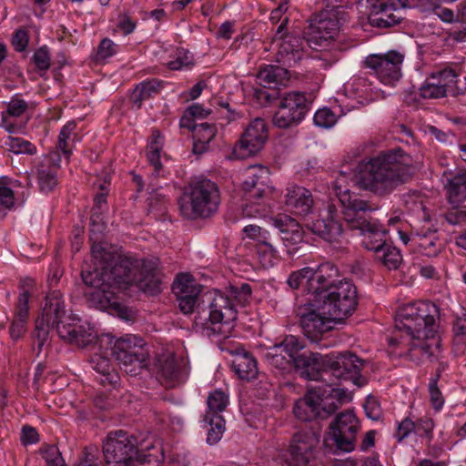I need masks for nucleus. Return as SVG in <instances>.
Instances as JSON below:
<instances>
[{
	"mask_svg": "<svg viewBox=\"0 0 466 466\" xmlns=\"http://www.w3.org/2000/svg\"><path fill=\"white\" fill-rule=\"evenodd\" d=\"M217 127L213 124L201 123L198 127H194L193 138H197L204 142V144H209L216 137Z\"/></svg>",
	"mask_w": 466,
	"mask_h": 466,
	"instance_id": "6e6d98bb",
	"label": "nucleus"
},
{
	"mask_svg": "<svg viewBox=\"0 0 466 466\" xmlns=\"http://www.w3.org/2000/svg\"><path fill=\"white\" fill-rule=\"evenodd\" d=\"M441 377V370H438L436 376L431 379L429 384L430 400L432 408L436 411H440L444 404V397L438 387V381Z\"/></svg>",
	"mask_w": 466,
	"mask_h": 466,
	"instance_id": "3c124183",
	"label": "nucleus"
},
{
	"mask_svg": "<svg viewBox=\"0 0 466 466\" xmlns=\"http://www.w3.org/2000/svg\"><path fill=\"white\" fill-rule=\"evenodd\" d=\"M312 232L326 241H335L342 233L343 227L339 219V213L334 205L324 208L316 220L309 225Z\"/></svg>",
	"mask_w": 466,
	"mask_h": 466,
	"instance_id": "5701e85b",
	"label": "nucleus"
},
{
	"mask_svg": "<svg viewBox=\"0 0 466 466\" xmlns=\"http://www.w3.org/2000/svg\"><path fill=\"white\" fill-rule=\"evenodd\" d=\"M111 354L123 365L124 370L131 375H137L147 367L148 351L141 338L130 336L115 341Z\"/></svg>",
	"mask_w": 466,
	"mask_h": 466,
	"instance_id": "f8f14e48",
	"label": "nucleus"
},
{
	"mask_svg": "<svg viewBox=\"0 0 466 466\" xmlns=\"http://www.w3.org/2000/svg\"><path fill=\"white\" fill-rule=\"evenodd\" d=\"M456 23L461 26L451 33V36L456 41H463L466 36V0L460 5L456 15Z\"/></svg>",
	"mask_w": 466,
	"mask_h": 466,
	"instance_id": "4d7b16f0",
	"label": "nucleus"
},
{
	"mask_svg": "<svg viewBox=\"0 0 466 466\" xmlns=\"http://www.w3.org/2000/svg\"><path fill=\"white\" fill-rule=\"evenodd\" d=\"M318 301L322 305L324 314L333 316L340 323L357 307V289L350 280H338L337 286H331Z\"/></svg>",
	"mask_w": 466,
	"mask_h": 466,
	"instance_id": "9b49d317",
	"label": "nucleus"
},
{
	"mask_svg": "<svg viewBox=\"0 0 466 466\" xmlns=\"http://www.w3.org/2000/svg\"><path fill=\"white\" fill-rule=\"evenodd\" d=\"M457 74L451 68H446L431 76L420 87V96L424 99H436L444 97L449 88L455 84Z\"/></svg>",
	"mask_w": 466,
	"mask_h": 466,
	"instance_id": "393cba45",
	"label": "nucleus"
},
{
	"mask_svg": "<svg viewBox=\"0 0 466 466\" xmlns=\"http://www.w3.org/2000/svg\"><path fill=\"white\" fill-rule=\"evenodd\" d=\"M248 176L243 182L246 206L243 214L247 217L264 215L267 212L265 198L272 193L269 186V171L264 167H250Z\"/></svg>",
	"mask_w": 466,
	"mask_h": 466,
	"instance_id": "9d476101",
	"label": "nucleus"
},
{
	"mask_svg": "<svg viewBox=\"0 0 466 466\" xmlns=\"http://www.w3.org/2000/svg\"><path fill=\"white\" fill-rule=\"evenodd\" d=\"M403 202L409 211L416 214L420 218L423 220L429 219L426 208L423 205L422 199L419 194L412 193L403 196Z\"/></svg>",
	"mask_w": 466,
	"mask_h": 466,
	"instance_id": "09e8293b",
	"label": "nucleus"
},
{
	"mask_svg": "<svg viewBox=\"0 0 466 466\" xmlns=\"http://www.w3.org/2000/svg\"><path fill=\"white\" fill-rule=\"evenodd\" d=\"M286 205L295 214L308 215L313 206L310 191L303 187L292 185L286 189Z\"/></svg>",
	"mask_w": 466,
	"mask_h": 466,
	"instance_id": "7c9ffc66",
	"label": "nucleus"
},
{
	"mask_svg": "<svg viewBox=\"0 0 466 466\" xmlns=\"http://www.w3.org/2000/svg\"><path fill=\"white\" fill-rule=\"evenodd\" d=\"M369 228L360 232L363 236L362 244L367 249L374 251L377 255L388 244L385 239L386 230L380 228L375 222Z\"/></svg>",
	"mask_w": 466,
	"mask_h": 466,
	"instance_id": "4c0bfd02",
	"label": "nucleus"
},
{
	"mask_svg": "<svg viewBox=\"0 0 466 466\" xmlns=\"http://www.w3.org/2000/svg\"><path fill=\"white\" fill-rule=\"evenodd\" d=\"M440 309L431 301L403 305L396 315V328L406 333L401 340L390 338V344L401 346L409 359L416 363L431 360L440 350L438 336Z\"/></svg>",
	"mask_w": 466,
	"mask_h": 466,
	"instance_id": "f03ea898",
	"label": "nucleus"
},
{
	"mask_svg": "<svg viewBox=\"0 0 466 466\" xmlns=\"http://www.w3.org/2000/svg\"><path fill=\"white\" fill-rule=\"evenodd\" d=\"M360 429V423L352 410H345L339 413L329 427L327 442L337 451L350 452L355 450L357 434Z\"/></svg>",
	"mask_w": 466,
	"mask_h": 466,
	"instance_id": "ddd939ff",
	"label": "nucleus"
},
{
	"mask_svg": "<svg viewBox=\"0 0 466 466\" xmlns=\"http://www.w3.org/2000/svg\"><path fill=\"white\" fill-rule=\"evenodd\" d=\"M347 21V13L342 6H332L316 15L304 29L303 38L312 48L323 46V44L333 39L340 25Z\"/></svg>",
	"mask_w": 466,
	"mask_h": 466,
	"instance_id": "1a4fd4ad",
	"label": "nucleus"
},
{
	"mask_svg": "<svg viewBox=\"0 0 466 466\" xmlns=\"http://www.w3.org/2000/svg\"><path fill=\"white\" fill-rule=\"evenodd\" d=\"M32 61L40 71H47L51 65L49 49L46 46H41L35 50Z\"/></svg>",
	"mask_w": 466,
	"mask_h": 466,
	"instance_id": "680f3d73",
	"label": "nucleus"
},
{
	"mask_svg": "<svg viewBox=\"0 0 466 466\" xmlns=\"http://www.w3.org/2000/svg\"><path fill=\"white\" fill-rule=\"evenodd\" d=\"M376 258L389 269L398 268L402 261L400 250L390 244L384 246L382 250L376 255Z\"/></svg>",
	"mask_w": 466,
	"mask_h": 466,
	"instance_id": "a18cd8bd",
	"label": "nucleus"
},
{
	"mask_svg": "<svg viewBox=\"0 0 466 466\" xmlns=\"http://www.w3.org/2000/svg\"><path fill=\"white\" fill-rule=\"evenodd\" d=\"M445 188L451 205H459L466 199V169H457L446 175Z\"/></svg>",
	"mask_w": 466,
	"mask_h": 466,
	"instance_id": "473e14b6",
	"label": "nucleus"
},
{
	"mask_svg": "<svg viewBox=\"0 0 466 466\" xmlns=\"http://www.w3.org/2000/svg\"><path fill=\"white\" fill-rule=\"evenodd\" d=\"M419 164L401 148L384 151L358 165L356 185L378 197H386L410 181Z\"/></svg>",
	"mask_w": 466,
	"mask_h": 466,
	"instance_id": "7ed1b4c3",
	"label": "nucleus"
},
{
	"mask_svg": "<svg viewBox=\"0 0 466 466\" xmlns=\"http://www.w3.org/2000/svg\"><path fill=\"white\" fill-rule=\"evenodd\" d=\"M309 279L310 268L307 267L292 272L289 275L287 282L289 286L294 289H299L300 286L305 284L308 291L309 292Z\"/></svg>",
	"mask_w": 466,
	"mask_h": 466,
	"instance_id": "5fc2aeb1",
	"label": "nucleus"
},
{
	"mask_svg": "<svg viewBox=\"0 0 466 466\" xmlns=\"http://www.w3.org/2000/svg\"><path fill=\"white\" fill-rule=\"evenodd\" d=\"M265 358L272 367L280 371H287L292 368V359L286 355L281 350V348L276 347L275 345L268 349L265 354Z\"/></svg>",
	"mask_w": 466,
	"mask_h": 466,
	"instance_id": "37998d69",
	"label": "nucleus"
},
{
	"mask_svg": "<svg viewBox=\"0 0 466 466\" xmlns=\"http://www.w3.org/2000/svg\"><path fill=\"white\" fill-rule=\"evenodd\" d=\"M60 157L54 152L45 157L36 168V177L41 192L48 193L57 185V168L59 167Z\"/></svg>",
	"mask_w": 466,
	"mask_h": 466,
	"instance_id": "c85d7f7f",
	"label": "nucleus"
},
{
	"mask_svg": "<svg viewBox=\"0 0 466 466\" xmlns=\"http://www.w3.org/2000/svg\"><path fill=\"white\" fill-rule=\"evenodd\" d=\"M349 400L350 396L343 389L329 386L322 390L315 387L295 402L293 413L302 421L325 420Z\"/></svg>",
	"mask_w": 466,
	"mask_h": 466,
	"instance_id": "0eeeda50",
	"label": "nucleus"
},
{
	"mask_svg": "<svg viewBox=\"0 0 466 466\" xmlns=\"http://www.w3.org/2000/svg\"><path fill=\"white\" fill-rule=\"evenodd\" d=\"M42 455L47 466H66L61 452L55 445H48L44 448Z\"/></svg>",
	"mask_w": 466,
	"mask_h": 466,
	"instance_id": "bf43d9fd",
	"label": "nucleus"
},
{
	"mask_svg": "<svg viewBox=\"0 0 466 466\" xmlns=\"http://www.w3.org/2000/svg\"><path fill=\"white\" fill-rule=\"evenodd\" d=\"M207 403L208 407L207 413L220 415L219 413L228 406V398L222 390H216L209 394Z\"/></svg>",
	"mask_w": 466,
	"mask_h": 466,
	"instance_id": "49530a36",
	"label": "nucleus"
},
{
	"mask_svg": "<svg viewBox=\"0 0 466 466\" xmlns=\"http://www.w3.org/2000/svg\"><path fill=\"white\" fill-rule=\"evenodd\" d=\"M313 120L318 127L329 128L337 122V116L330 109L325 107L315 113Z\"/></svg>",
	"mask_w": 466,
	"mask_h": 466,
	"instance_id": "052dcab7",
	"label": "nucleus"
},
{
	"mask_svg": "<svg viewBox=\"0 0 466 466\" xmlns=\"http://www.w3.org/2000/svg\"><path fill=\"white\" fill-rule=\"evenodd\" d=\"M267 139L268 127L265 120L256 118L248 125L235 145L233 153L241 159L255 156L263 148Z\"/></svg>",
	"mask_w": 466,
	"mask_h": 466,
	"instance_id": "aec40b11",
	"label": "nucleus"
},
{
	"mask_svg": "<svg viewBox=\"0 0 466 466\" xmlns=\"http://www.w3.org/2000/svg\"><path fill=\"white\" fill-rule=\"evenodd\" d=\"M403 202L409 211L416 214L420 218L423 220L429 219L426 208L423 205L422 199L419 194L412 193L403 196Z\"/></svg>",
	"mask_w": 466,
	"mask_h": 466,
	"instance_id": "de8ad7c7",
	"label": "nucleus"
},
{
	"mask_svg": "<svg viewBox=\"0 0 466 466\" xmlns=\"http://www.w3.org/2000/svg\"><path fill=\"white\" fill-rule=\"evenodd\" d=\"M404 55L390 50L384 54L370 55L365 59V66L373 70L379 80L384 85L394 86L400 81Z\"/></svg>",
	"mask_w": 466,
	"mask_h": 466,
	"instance_id": "dca6fc26",
	"label": "nucleus"
},
{
	"mask_svg": "<svg viewBox=\"0 0 466 466\" xmlns=\"http://www.w3.org/2000/svg\"><path fill=\"white\" fill-rule=\"evenodd\" d=\"M338 275V268L330 262L321 264L316 270L310 268L309 293L313 295L311 299H322V295L331 286H337Z\"/></svg>",
	"mask_w": 466,
	"mask_h": 466,
	"instance_id": "bb28decb",
	"label": "nucleus"
},
{
	"mask_svg": "<svg viewBox=\"0 0 466 466\" xmlns=\"http://www.w3.org/2000/svg\"><path fill=\"white\" fill-rule=\"evenodd\" d=\"M99 451L95 446L85 448L82 456L74 466H99Z\"/></svg>",
	"mask_w": 466,
	"mask_h": 466,
	"instance_id": "13d9d810",
	"label": "nucleus"
},
{
	"mask_svg": "<svg viewBox=\"0 0 466 466\" xmlns=\"http://www.w3.org/2000/svg\"><path fill=\"white\" fill-rule=\"evenodd\" d=\"M275 346L281 348V350L292 360L305 347L304 343L293 335L286 336L280 343L275 344Z\"/></svg>",
	"mask_w": 466,
	"mask_h": 466,
	"instance_id": "8fccbe9b",
	"label": "nucleus"
},
{
	"mask_svg": "<svg viewBox=\"0 0 466 466\" xmlns=\"http://www.w3.org/2000/svg\"><path fill=\"white\" fill-rule=\"evenodd\" d=\"M342 206V218L346 227L351 230L358 229L360 232L369 229L374 223L371 221L370 213L376 210V207L357 195L353 197H343L339 201Z\"/></svg>",
	"mask_w": 466,
	"mask_h": 466,
	"instance_id": "a211bd4d",
	"label": "nucleus"
},
{
	"mask_svg": "<svg viewBox=\"0 0 466 466\" xmlns=\"http://www.w3.org/2000/svg\"><path fill=\"white\" fill-rule=\"evenodd\" d=\"M163 87V82L153 78L139 83L131 95L133 106L137 109L141 107L143 101L149 99L159 93Z\"/></svg>",
	"mask_w": 466,
	"mask_h": 466,
	"instance_id": "c9c22d12",
	"label": "nucleus"
},
{
	"mask_svg": "<svg viewBox=\"0 0 466 466\" xmlns=\"http://www.w3.org/2000/svg\"><path fill=\"white\" fill-rule=\"evenodd\" d=\"M164 145V137L157 129H153L148 139L146 156L148 162L154 167L156 171L162 167L160 162V152Z\"/></svg>",
	"mask_w": 466,
	"mask_h": 466,
	"instance_id": "58836bf2",
	"label": "nucleus"
},
{
	"mask_svg": "<svg viewBox=\"0 0 466 466\" xmlns=\"http://www.w3.org/2000/svg\"><path fill=\"white\" fill-rule=\"evenodd\" d=\"M338 275V268L330 262L321 264L316 270L310 268L309 293L313 295L311 299H322V295L331 286H337Z\"/></svg>",
	"mask_w": 466,
	"mask_h": 466,
	"instance_id": "a878e982",
	"label": "nucleus"
},
{
	"mask_svg": "<svg viewBox=\"0 0 466 466\" xmlns=\"http://www.w3.org/2000/svg\"><path fill=\"white\" fill-rule=\"evenodd\" d=\"M319 438L320 428L308 425L293 434L289 453L297 466H309L315 459Z\"/></svg>",
	"mask_w": 466,
	"mask_h": 466,
	"instance_id": "4468645a",
	"label": "nucleus"
},
{
	"mask_svg": "<svg viewBox=\"0 0 466 466\" xmlns=\"http://www.w3.org/2000/svg\"><path fill=\"white\" fill-rule=\"evenodd\" d=\"M221 202L218 186L206 177H195L181 189L178 199L180 215L188 220L213 217Z\"/></svg>",
	"mask_w": 466,
	"mask_h": 466,
	"instance_id": "423d86ee",
	"label": "nucleus"
},
{
	"mask_svg": "<svg viewBox=\"0 0 466 466\" xmlns=\"http://www.w3.org/2000/svg\"><path fill=\"white\" fill-rule=\"evenodd\" d=\"M76 123L69 121L60 130L57 141V147L68 158L72 154V147L77 140V134L76 133Z\"/></svg>",
	"mask_w": 466,
	"mask_h": 466,
	"instance_id": "ea45409f",
	"label": "nucleus"
},
{
	"mask_svg": "<svg viewBox=\"0 0 466 466\" xmlns=\"http://www.w3.org/2000/svg\"><path fill=\"white\" fill-rule=\"evenodd\" d=\"M328 358L329 355L323 356L318 352L299 353L292 360V367L299 370L301 376L309 380H325Z\"/></svg>",
	"mask_w": 466,
	"mask_h": 466,
	"instance_id": "b1692460",
	"label": "nucleus"
},
{
	"mask_svg": "<svg viewBox=\"0 0 466 466\" xmlns=\"http://www.w3.org/2000/svg\"><path fill=\"white\" fill-rule=\"evenodd\" d=\"M195 66L193 54L184 47H177V70H189Z\"/></svg>",
	"mask_w": 466,
	"mask_h": 466,
	"instance_id": "e2e57ef3",
	"label": "nucleus"
},
{
	"mask_svg": "<svg viewBox=\"0 0 466 466\" xmlns=\"http://www.w3.org/2000/svg\"><path fill=\"white\" fill-rule=\"evenodd\" d=\"M10 150L15 154L34 155L36 153V147L31 142L20 137L12 138L9 143Z\"/></svg>",
	"mask_w": 466,
	"mask_h": 466,
	"instance_id": "0e129e2a",
	"label": "nucleus"
},
{
	"mask_svg": "<svg viewBox=\"0 0 466 466\" xmlns=\"http://www.w3.org/2000/svg\"><path fill=\"white\" fill-rule=\"evenodd\" d=\"M207 307L195 318V328L202 336L216 342L221 350H228L226 340L231 337L237 310L228 297L218 289L205 295Z\"/></svg>",
	"mask_w": 466,
	"mask_h": 466,
	"instance_id": "39448f33",
	"label": "nucleus"
},
{
	"mask_svg": "<svg viewBox=\"0 0 466 466\" xmlns=\"http://www.w3.org/2000/svg\"><path fill=\"white\" fill-rule=\"evenodd\" d=\"M55 327L62 339L81 348L92 345L97 340V335L92 327L81 324L79 320L71 319L66 315L64 300L57 291L46 297L42 315L35 320L33 337L38 352L48 343L50 330Z\"/></svg>",
	"mask_w": 466,
	"mask_h": 466,
	"instance_id": "20e7f679",
	"label": "nucleus"
},
{
	"mask_svg": "<svg viewBox=\"0 0 466 466\" xmlns=\"http://www.w3.org/2000/svg\"><path fill=\"white\" fill-rule=\"evenodd\" d=\"M31 280H26L20 286V293L18 296V300L15 308V315L20 316L22 318L29 317V298L31 296L30 291L25 286L30 285Z\"/></svg>",
	"mask_w": 466,
	"mask_h": 466,
	"instance_id": "603ef678",
	"label": "nucleus"
},
{
	"mask_svg": "<svg viewBox=\"0 0 466 466\" xmlns=\"http://www.w3.org/2000/svg\"><path fill=\"white\" fill-rule=\"evenodd\" d=\"M300 325L305 336L312 342H318L323 334L339 323L333 316L324 314L318 299H310L307 308L300 309Z\"/></svg>",
	"mask_w": 466,
	"mask_h": 466,
	"instance_id": "2eb2a0df",
	"label": "nucleus"
},
{
	"mask_svg": "<svg viewBox=\"0 0 466 466\" xmlns=\"http://www.w3.org/2000/svg\"><path fill=\"white\" fill-rule=\"evenodd\" d=\"M350 180V174L341 171L337 176L336 179L333 182V190L337 197L339 198V201L343 200V197H353L354 194L350 193V190L349 188V183Z\"/></svg>",
	"mask_w": 466,
	"mask_h": 466,
	"instance_id": "864d4df0",
	"label": "nucleus"
},
{
	"mask_svg": "<svg viewBox=\"0 0 466 466\" xmlns=\"http://www.w3.org/2000/svg\"><path fill=\"white\" fill-rule=\"evenodd\" d=\"M393 10L392 6H387L385 10H380V12L370 14L368 19L371 26L379 28H389L398 25L403 17L400 15L391 13Z\"/></svg>",
	"mask_w": 466,
	"mask_h": 466,
	"instance_id": "a19ab883",
	"label": "nucleus"
},
{
	"mask_svg": "<svg viewBox=\"0 0 466 466\" xmlns=\"http://www.w3.org/2000/svg\"><path fill=\"white\" fill-rule=\"evenodd\" d=\"M90 363L93 370L100 375L97 380L102 385H116L118 382L119 375L108 358L95 354Z\"/></svg>",
	"mask_w": 466,
	"mask_h": 466,
	"instance_id": "f704fd0d",
	"label": "nucleus"
},
{
	"mask_svg": "<svg viewBox=\"0 0 466 466\" xmlns=\"http://www.w3.org/2000/svg\"><path fill=\"white\" fill-rule=\"evenodd\" d=\"M257 77L259 85L273 89L278 86H285L289 79V73L284 67L270 65L260 69Z\"/></svg>",
	"mask_w": 466,
	"mask_h": 466,
	"instance_id": "72a5a7b5",
	"label": "nucleus"
},
{
	"mask_svg": "<svg viewBox=\"0 0 466 466\" xmlns=\"http://www.w3.org/2000/svg\"><path fill=\"white\" fill-rule=\"evenodd\" d=\"M272 221L279 230L280 238L287 248L302 242L304 231L295 219L289 216H278Z\"/></svg>",
	"mask_w": 466,
	"mask_h": 466,
	"instance_id": "2f4dec72",
	"label": "nucleus"
},
{
	"mask_svg": "<svg viewBox=\"0 0 466 466\" xmlns=\"http://www.w3.org/2000/svg\"><path fill=\"white\" fill-rule=\"evenodd\" d=\"M279 93L273 89H268V86L255 88L253 92L254 98L263 106L270 105L278 98Z\"/></svg>",
	"mask_w": 466,
	"mask_h": 466,
	"instance_id": "69168bd1",
	"label": "nucleus"
},
{
	"mask_svg": "<svg viewBox=\"0 0 466 466\" xmlns=\"http://www.w3.org/2000/svg\"><path fill=\"white\" fill-rule=\"evenodd\" d=\"M409 240L412 248L427 257H436L442 248L437 231L431 228L413 229Z\"/></svg>",
	"mask_w": 466,
	"mask_h": 466,
	"instance_id": "c756f323",
	"label": "nucleus"
},
{
	"mask_svg": "<svg viewBox=\"0 0 466 466\" xmlns=\"http://www.w3.org/2000/svg\"><path fill=\"white\" fill-rule=\"evenodd\" d=\"M327 375L330 372L337 379L351 380L360 385V371L363 368V360L353 353H339L337 356L329 355Z\"/></svg>",
	"mask_w": 466,
	"mask_h": 466,
	"instance_id": "4be33fe9",
	"label": "nucleus"
},
{
	"mask_svg": "<svg viewBox=\"0 0 466 466\" xmlns=\"http://www.w3.org/2000/svg\"><path fill=\"white\" fill-rule=\"evenodd\" d=\"M81 276L86 286L95 289L89 295L90 305L126 321L133 320L136 313L118 300V293L137 289L154 296L161 291L153 263L129 257H119L111 268L102 265L93 270H82Z\"/></svg>",
	"mask_w": 466,
	"mask_h": 466,
	"instance_id": "f257e3e1",
	"label": "nucleus"
},
{
	"mask_svg": "<svg viewBox=\"0 0 466 466\" xmlns=\"http://www.w3.org/2000/svg\"><path fill=\"white\" fill-rule=\"evenodd\" d=\"M157 379L165 388L175 386V355H161L157 362Z\"/></svg>",
	"mask_w": 466,
	"mask_h": 466,
	"instance_id": "e433bc0d",
	"label": "nucleus"
},
{
	"mask_svg": "<svg viewBox=\"0 0 466 466\" xmlns=\"http://www.w3.org/2000/svg\"><path fill=\"white\" fill-rule=\"evenodd\" d=\"M27 319L28 318H22L15 315V319H13L9 329V333L12 339H18L25 334Z\"/></svg>",
	"mask_w": 466,
	"mask_h": 466,
	"instance_id": "338daca9",
	"label": "nucleus"
},
{
	"mask_svg": "<svg viewBox=\"0 0 466 466\" xmlns=\"http://www.w3.org/2000/svg\"><path fill=\"white\" fill-rule=\"evenodd\" d=\"M137 441L122 430L109 432L103 444L104 460L110 463H138L150 462L154 454H145L137 450Z\"/></svg>",
	"mask_w": 466,
	"mask_h": 466,
	"instance_id": "6e6552de",
	"label": "nucleus"
},
{
	"mask_svg": "<svg viewBox=\"0 0 466 466\" xmlns=\"http://www.w3.org/2000/svg\"><path fill=\"white\" fill-rule=\"evenodd\" d=\"M203 286L189 272L177 274V309L185 316L192 315L199 305Z\"/></svg>",
	"mask_w": 466,
	"mask_h": 466,
	"instance_id": "412c9836",
	"label": "nucleus"
},
{
	"mask_svg": "<svg viewBox=\"0 0 466 466\" xmlns=\"http://www.w3.org/2000/svg\"><path fill=\"white\" fill-rule=\"evenodd\" d=\"M203 421L209 426L208 429L207 442L209 445L218 443L225 431V420L221 415L206 413Z\"/></svg>",
	"mask_w": 466,
	"mask_h": 466,
	"instance_id": "79ce46f5",
	"label": "nucleus"
},
{
	"mask_svg": "<svg viewBox=\"0 0 466 466\" xmlns=\"http://www.w3.org/2000/svg\"><path fill=\"white\" fill-rule=\"evenodd\" d=\"M358 3L370 9V14L385 10L387 6H392L394 11L410 7L409 0H388L387 2H381L380 0H358Z\"/></svg>",
	"mask_w": 466,
	"mask_h": 466,
	"instance_id": "c03bdc74",
	"label": "nucleus"
},
{
	"mask_svg": "<svg viewBox=\"0 0 466 466\" xmlns=\"http://www.w3.org/2000/svg\"><path fill=\"white\" fill-rule=\"evenodd\" d=\"M288 22V17H285L279 25L272 45L278 48L276 54L278 62L291 66L301 59L305 40L294 34L285 33Z\"/></svg>",
	"mask_w": 466,
	"mask_h": 466,
	"instance_id": "6ab92c4d",
	"label": "nucleus"
},
{
	"mask_svg": "<svg viewBox=\"0 0 466 466\" xmlns=\"http://www.w3.org/2000/svg\"><path fill=\"white\" fill-rule=\"evenodd\" d=\"M225 346L228 350L223 351H228L231 354H235L234 360H232V369L238 375L241 380H250L257 377L258 373L256 359L241 350L238 345L231 346V341L226 340Z\"/></svg>",
	"mask_w": 466,
	"mask_h": 466,
	"instance_id": "cd10ccee",
	"label": "nucleus"
},
{
	"mask_svg": "<svg viewBox=\"0 0 466 466\" xmlns=\"http://www.w3.org/2000/svg\"><path fill=\"white\" fill-rule=\"evenodd\" d=\"M309 110L305 94L301 92L287 93L273 116V124L279 128H288L298 125Z\"/></svg>",
	"mask_w": 466,
	"mask_h": 466,
	"instance_id": "f3484780",
	"label": "nucleus"
},
{
	"mask_svg": "<svg viewBox=\"0 0 466 466\" xmlns=\"http://www.w3.org/2000/svg\"><path fill=\"white\" fill-rule=\"evenodd\" d=\"M454 341L466 345V319H457L453 325Z\"/></svg>",
	"mask_w": 466,
	"mask_h": 466,
	"instance_id": "774afa93",
	"label": "nucleus"
}]
</instances>
